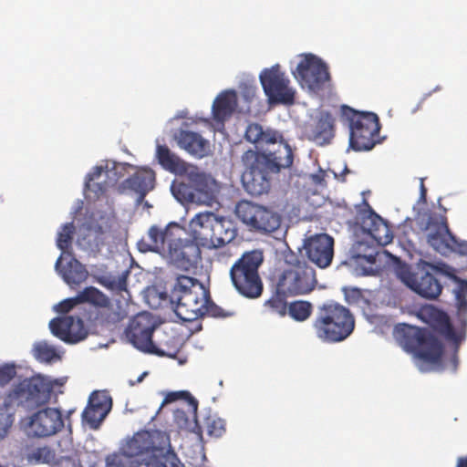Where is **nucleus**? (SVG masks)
I'll use <instances>...</instances> for the list:
<instances>
[{
    "instance_id": "nucleus-1",
    "label": "nucleus",
    "mask_w": 467,
    "mask_h": 467,
    "mask_svg": "<svg viewBox=\"0 0 467 467\" xmlns=\"http://www.w3.org/2000/svg\"><path fill=\"white\" fill-rule=\"evenodd\" d=\"M106 467H182V462L165 431L144 430L136 432L120 453L108 456Z\"/></svg>"
},
{
    "instance_id": "nucleus-2",
    "label": "nucleus",
    "mask_w": 467,
    "mask_h": 467,
    "mask_svg": "<svg viewBox=\"0 0 467 467\" xmlns=\"http://www.w3.org/2000/svg\"><path fill=\"white\" fill-rule=\"evenodd\" d=\"M456 272L454 267L446 263H430L422 259L414 266L400 260L395 265L397 277L412 292L427 300L437 299L442 292L443 285L438 275L450 278L456 284L452 294L460 314L462 315L467 310V279L459 277Z\"/></svg>"
},
{
    "instance_id": "nucleus-3",
    "label": "nucleus",
    "mask_w": 467,
    "mask_h": 467,
    "mask_svg": "<svg viewBox=\"0 0 467 467\" xmlns=\"http://www.w3.org/2000/svg\"><path fill=\"white\" fill-rule=\"evenodd\" d=\"M244 171L241 181L244 191L251 196L267 194L274 177L289 169L294 162V152L288 143L276 148L247 150L242 156Z\"/></svg>"
},
{
    "instance_id": "nucleus-4",
    "label": "nucleus",
    "mask_w": 467,
    "mask_h": 467,
    "mask_svg": "<svg viewBox=\"0 0 467 467\" xmlns=\"http://www.w3.org/2000/svg\"><path fill=\"white\" fill-rule=\"evenodd\" d=\"M393 336L398 344L419 360L416 364L422 372L441 371L444 352L442 342L428 328L400 323L395 326Z\"/></svg>"
},
{
    "instance_id": "nucleus-5",
    "label": "nucleus",
    "mask_w": 467,
    "mask_h": 467,
    "mask_svg": "<svg viewBox=\"0 0 467 467\" xmlns=\"http://www.w3.org/2000/svg\"><path fill=\"white\" fill-rule=\"evenodd\" d=\"M313 326L322 341L341 342L352 334L355 319L348 308L330 300L317 306Z\"/></svg>"
},
{
    "instance_id": "nucleus-6",
    "label": "nucleus",
    "mask_w": 467,
    "mask_h": 467,
    "mask_svg": "<svg viewBox=\"0 0 467 467\" xmlns=\"http://www.w3.org/2000/svg\"><path fill=\"white\" fill-rule=\"evenodd\" d=\"M67 378L53 379L49 376L37 374L19 381L9 391L8 400L28 409L47 404L52 395L63 393L61 389Z\"/></svg>"
},
{
    "instance_id": "nucleus-7",
    "label": "nucleus",
    "mask_w": 467,
    "mask_h": 467,
    "mask_svg": "<svg viewBox=\"0 0 467 467\" xmlns=\"http://www.w3.org/2000/svg\"><path fill=\"white\" fill-rule=\"evenodd\" d=\"M341 117L349 129L348 150L368 151L376 145L374 137L379 133L378 115L371 111H358L348 105L341 106Z\"/></svg>"
},
{
    "instance_id": "nucleus-8",
    "label": "nucleus",
    "mask_w": 467,
    "mask_h": 467,
    "mask_svg": "<svg viewBox=\"0 0 467 467\" xmlns=\"http://www.w3.org/2000/svg\"><path fill=\"white\" fill-rule=\"evenodd\" d=\"M263 262V252L255 249L244 253L232 265L231 281L236 291L244 297L255 299L262 296L264 285L258 270Z\"/></svg>"
},
{
    "instance_id": "nucleus-9",
    "label": "nucleus",
    "mask_w": 467,
    "mask_h": 467,
    "mask_svg": "<svg viewBox=\"0 0 467 467\" xmlns=\"http://www.w3.org/2000/svg\"><path fill=\"white\" fill-rule=\"evenodd\" d=\"M194 238L202 246L222 248L231 243L237 234L234 223L219 218L213 213H198L190 223Z\"/></svg>"
},
{
    "instance_id": "nucleus-10",
    "label": "nucleus",
    "mask_w": 467,
    "mask_h": 467,
    "mask_svg": "<svg viewBox=\"0 0 467 467\" xmlns=\"http://www.w3.org/2000/svg\"><path fill=\"white\" fill-rule=\"evenodd\" d=\"M156 328L157 323L151 314L141 312L130 320L125 329V336L128 341L140 352L174 358L177 351L166 352L153 342L152 337Z\"/></svg>"
},
{
    "instance_id": "nucleus-11",
    "label": "nucleus",
    "mask_w": 467,
    "mask_h": 467,
    "mask_svg": "<svg viewBox=\"0 0 467 467\" xmlns=\"http://www.w3.org/2000/svg\"><path fill=\"white\" fill-rule=\"evenodd\" d=\"M127 167L130 165L114 161H107L105 164L95 166L85 179L83 192L86 199L95 202L105 194L124 175Z\"/></svg>"
},
{
    "instance_id": "nucleus-12",
    "label": "nucleus",
    "mask_w": 467,
    "mask_h": 467,
    "mask_svg": "<svg viewBox=\"0 0 467 467\" xmlns=\"http://www.w3.org/2000/svg\"><path fill=\"white\" fill-rule=\"evenodd\" d=\"M300 61L295 69H292L294 78L302 88L317 93L330 81V74L327 63L312 53L301 54Z\"/></svg>"
},
{
    "instance_id": "nucleus-13",
    "label": "nucleus",
    "mask_w": 467,
    "mask_h": 467,
    "mask_svg": "<svg viewBox=\"0 0 467 467\" xmlns=\"http://www.w3.org/2000/svg\"><path fill=\"white\" fill-rule=\"evenodd\" d=\"M235 215L250 231L266 234L276 231L281 224L278 213L248 201H241L235 206Z\"/></svg>"
},
{
    "instance_id": "nucleus-14",
    "label": "nucleus",
    "mask_w": 467,
    "mask_h": 467,
    "mask_svg": "<svg viewBox=\"0 0 467 467\" xmlns=\"http://www.w3.org/2000/svg\"><path fill=\"white\" fill-rule=\"evenodd\" d=\"M179 233L177 232V238L173 237L170 240L162 258L178 269L189 271L197 267L201 260L200 246L202 244L194 238L193 233L192 239H182Z\"/></svg>"
},
{
    "instance_id": "nucleus-15",
    "label": "nucleus",
    "mask_w": 467,
    "mask_h": 467,
    "mask_svg": "<svg viewBox=\"0 0 467 467\" xmlns=\"http://www.w3.org/2000/svg\"><path fill=\"white\" fill-rule=\"evenodd\" d=\"M259 80L268 102L273 105H292L295 100V90L289 87V79L275 64L265 68L259 75Z\"/></svg>"
},
{
    "instance_id": "nucleus-16",
    "label": "nucleus",
    "mask_w": 467,
    "mask_h": 467,
    "mask_svg": "<svg viewBox=\"0 0 467 467\" xmlns=\"http://www.w3.org/2000/svg\"><path fill=\"white\" fill-rule=\"evenodd\" d=\"M64 426L61 410L46 407L29 417L26 431L29 437L47 438L56 435Z\"/></svg>"
},
{
    "instance_id": "nucleus-17",
    "label": "nucleus",
    "mask_w": 467,
    "mask_h": 467,
    "mask_svg": "<svg viewBox=\"0 0 467 467\" xmlns=\"http://www.w3.org/2000/svg\"><path fill=\"white\" fill-rule=\"evenodd\" d=\"M317 281L316 271L311 266H298L285 270L279 276L276 285L280 291L295 296L306 295L314 290Z\"/></svg>"
},
{
    "instance_id": "nucleus-18",
    "label": "nucleus",
    "mask_w": 467,
    "mask_h": 467,
    "mask_svg": "<svg viewBox=\"0 0 467 467\" xmlns=\"http://www.w3.org/2000/svg\"><path fill=\"white\" fill-rule=\"evenodd\" d=\"M48 327L55 337L70 345L78 344L88 336L83 318L77 314L57 317L50 320Z\"/></svg>"
},
{
    "instance_id": "nucleus-19",
    "label": "nucleus",
    "mask_w": 467,
    "mask_h": 467,
    "mask_svg": "<svg viewBox=\"0 0 467 467\" xmlns=\"http://www.w3.org/2000/svg\"><path fill=\"white\" fill-rule=\"evenodd\" d=\"M186 181L192 186L196 204L212 206L216 201L220 186L218 182L210 174L192 166L185 174Z\"/></svg>"
},
{
    "instance_id": "nucleus-20",
    "label": "nucleus",
    "mask_w": 467,
    "mask_h": 467,
    "mask_svg": "<svg viewBox=\"0 0 467 467\" xmlns=\"http://www.w3.org/2000/svg\"><path fill=\"white\" fill-rule=\"evenodd\" d=\"M184 229L176 222L169 223L164 228L158 225H151L147 233V239L141 238L137 243V248L140 253H155L162 256L165 252V243L177 236V232H183Z\"/></svg>"
},
{
    "instance_id": "nucleus-21",
    "label": "nucleus",
    "mask_w": 467,
    "mask_h": 467,
    "mask_svg": "<svg viewBox=\"0 0 467 467\" xmlns=\"http://www.w3.org/2000/svg\"><path fill=\"white\" fill-rule=\"evenodd\" d=\"M334 244L332 236L327 234H317L305 240L304 248L309 261L324 269L332 263Z\"/></svg>"
},
{
    "instance_id": "nucleus-22",
    "label": "nucleus",
    "mask_w": 467,
    "mask_h": 467,
    "mask_svg": "<svg viewBox=\"0 0 467 467\" xmlns=\"http://www.w3.org/2000/svg\"><path fill=\"white\" fill-rule=\"evenodd\" d=\"M360 228L379 245H385L392 241L393 235L388 222L379 215L372 207L366 203V208L359 213Z\"/></svg>"
},
{
    "instance_id": "nucleus-23",
    "label": "nucleus",
    "mask_w": 467,
    "mask_h": 467,
    "mask_svg": "<svg viewBox=\"0 0 467 467\" xmlns=\"http://www.w3.org/2000/svg\"><path fill=\"white\" fill-rule=\"evenodd\" d=\"M307 139L317 146H326L331 143L335 137L334 118L327 110H320L311 118L306 127Z\"/></svg>"
},
{
    "instance_id": "nucleus-24",
    "label": "nucleus",
    "mask_w": 467,
    "mask_h": 467,
    "mask_svg": "<svg viewBox=\"0 0 467 467\" xmlns=\"http://www.w3.org/2000/svg\"><path fill=\"white\" fill-rule=\"evenodd\" d=\"M55 271L71 287L84 282L88 275L86 266L73 254H60L55 263Z\"/></svg>"
},
{
    "instance_id": "nucleus-25",
    "label": "nucleus",
    "mask_w": 467,
    "mask_h": 467,
    "mask_svg": "<svg viewBox=\"0 0 467 467\" xmlns=\"http://www.w3.org/2000/svg\"><path fill=\"white\" fill-rule=\"evenodd\" d=\"M178 146L196 159H202L211 154V146L208 140L200 133L179 130L173 135Z\"/></svg>"
},
{
    "instance_id": "nucleus-26",
    "label": "nucleus",
    "mask_w": 467,
    "mask_h": 467,
    "mask_svg": "<svg viewBox=\"0 0 467 467\" xmlns=\"http://www.w3.org/2000/svg\"><path fill=\"white\" fill-rule=\"evenodd\" d=\"M427 243L437 253L443 256L451 254V243L454 240V234L451 232L447 217L439 222L437 226L427 233Z\"/></svg>"
},
{
    "instance_id": "nucleus-27",
    "label": "nucleus",
    "mask_w": 467,
    "mask_h": 467,
    "mask_svg": "<svg viewBox=\"0 0 467 467\" xmlns=\"http://www.w3.org/2000/svg\"><path fill=\"white\" fill-rule=\"evenodd\" d=\"M193 288L198 289L202 296L208 294V289L197 278L180 275L176 277L170 293L162 292L160 294V297L163 300L169 299L171 305H174V301H179L182 296Z\"/></svg>"
},
{
    "instance_id": "nucleus-28",
    "label": "nucleus",
    "mask_w": 467,
    "mask_h": 467,
    "mask_svg": "<svg viewBox=\"0 0 467 467\" xmlns=\"http://www.w3.org/2000/svg\"><path fill=\"white\" fill-rule=\"evenodd\" d=\"M237 107V93L234 89H228L219 94L212 105V114L213 120L217 124L223 125L224 121L230 118Z\"/></svg>"
},
{
    "instance_id": "nucleus-29",
    "label": "nucleus",
    "mask_w": 467,
    "mask_h": 467,
    "mask_svg": "<svg viewBox=\"0 0 467 467\" xmlns=\"http://www.w3.org/2000/svg\"><path fill=\"white\" fill-rule=\"evenodd\" d=\"M155 172L151 169H142L128 179L124 180L119 188L124 190H130L137 194H140V199H145V196L154 188Z\"/></svg>"
},
{
    "instance_id": "nucleus-30",
    "label": "nucleus",
    "mask_w": 467,
    "mask_h": 467,
    "mask_svg": "<svg viewBox=\"0 0 467 467\" xmlns=\"http://www.w3.org/2000/svg\"><path fill=\"white\" fill-rule=\"evenodd\" d=\"M244 138L249 142L255 144V150H264L259 148V144L266 143L269 146L272 145L274 148L275 144L287 143L283 140V136L276 130L264 128L258 123H251L247 126L244 133Z\"/></svg>"
},
{
    "instance_id": "nucleus-31",
    "label": "nucleus",
    "mask_w": 467,
    "mask_h": 467,
    "mask_svg": "<svg viewBox=\"0 0 467 467\" xmlns=\"http://www.w3.org/2000/svg\"><path fill=\"white\" fill-rule=\"evenodd\" d=\"M342 292L349 306L358 307L367 318L373 316L372 292L370 290L360 289L357 286H343Z\"/></svg>"
},
{
    "instance_id": "nucleus-32",
    "label": "nucleus",
    "mask_w": 467,
    "mask_h": 467,
    "mask_svg": "<svg viewBox=\"0 0 467 467\" xmlns=\"http://www.w3.org/2000/svg\"><path fill=\"white\" fill-rule=\"evenodd\" d=\"M156 158L164 170L177 175H185L192 167L173 153L166 145H157Z\"/></svg>"
},
{
    "instance_id": "nucleus-33",
    "label": "nucleus",
    "mask_w": 467,
    "mask_h": 467,
    "mask_svg": "<svg viewBox=\"0 0 467 467\" xmlns=\"http://www.w3.org/2000/svg\"><path fill=\"white\" fill-rule=\"evenodd\" d=\"M56 456V451L47 445L26 446L22 452V459L28 465L52 464Z\"/></svg>"
},
{
    "instance_id": "nucleus-34",
    "label": "nucleus",
    "mask_w": 467,
    "mask_h": 467,
    "mask_svg": "<svg viewBox=\"0 0 467 467\" xmlns=\"http://www.w3.org/2000/svg\"><path fill=\"white\" fill-rule=\"evenodd\" d=\"M31 352L38 362L46 364H53L60 361L64 355L62 347L49 344L47 340L35 342Z\"/></svg>"
},
{
    "instance_id": "nucleus-35",
    "label": "nucleus",
    "mask_w": 467,
    "mask_h": 467,
    "mask_svg": "<svg viewBox=\"0 0 467 467\" xmlns=\"http://www.w3.org/2000/svg\"><path fill=\"white\" fill-rule=\"evenodd\" d=\"M130 270L126 269L121 272L119 275H113L111 274H106L99 275L97 278L98 283L105 287L106 289L114 293H126L130 297L128 290V278L130 275Z\"/></svg>"
},
{
    "instance_id": "nucleus-36",
    "label": "nucleus",
    "mask_w": 467,
    "mask_h": 467,
    "mask_svg": "<svg viewBox=\"0 0 467 467\" xmlns=\"http://www.w3.org/2000/svg\"><path fill=\"white\" fill-rule=\"evenodd\" d=\"M171 192L174 199L182 205L196 204L192 186L189 181L174 180L171 184Z\"/></svg>"
},
{
    "instance_id": "nucleus-37",
    "label": "nucleus",
    "mask_w": 467,
    "mask_h": 467,
    "mask_svg": "<svg viewBox=\"0 0 467 467\" xmlns=\"http://www.w3.org/2000/svg\"><path fill=\"white\" fill-rule=\"evenodd\" d=\"M79 303H88L98 307H108L110 304L109 298L99 289L94 286H88L77 295Z\"/></svg>"
},
{
    "instance_id": "nucleus-38",
    "label": "nucleus",
    "mask_w": 467,
    "mask_h": 467,
    "mask_svg": "<svg viewBox=\"0 0 467 467\" xmlns=\"http://www.w3.org/2000/svg\"><path fill=\"white\" fill-rule=\"evenodd\" d=\"M12 400L6 396L0 406V441H3L9 433L15 421V407Z\"/></svg>"
},
{
    "instance_id": "nucleus-39",
    "label": "nucleus",
    "mask_w": 467,
    "mask_h": 467,
    "mask_svg": "<svg viewBox=\"0 0 467 467\" xmlns=\"http://www.w3.org/2000/svg\"><path fill=\"white\" fill-rule=\"evenodd\" d=\"M88 406L99 410L102 413V418H107L112 410L113 400L106 390H95L88 398Z\"/></svg>"
},
{
    "instance_id": "nucleus-40",
    "label": "nucleus",
    "mask_w": 467,
    "mask_h": 467,
    "mask_svg": "<svg viewBox=\"0 0 467 467\" xmlns=\"http://www.w3.org/2000/svg\"><path fill=\"white\" fill-rule=\"evenodd\" d=\"M76 227L73 222L67 223L57 232V246L61 251L60 254L68 255L72 254V242Z\"/></svg>"
},
{
    "instance_id": "nucleus-41",
    "label": "nucleus",
    "mask_w": 467,
    "mask_h": 467,
    "mask_svg": "<svg viewBox=\"0 0 467 467\" xmlns=\"http://www.w3.org/2000/svg\"><path fill=\"white\" fill-rule=\"evenodd\" d=\"M202 300H196L191 305L182 306H174L173 311L178 318L182 322H192L202 317Z\"/></svg>"
},
{
    "instance_id": "nucleus-42",
    "label": "nucleus",
    "mask_w": 467,
    "mask_h": 467,
    "mask_svg": "<svg viewBox=\"0 0 467 467\" xmlns=\"http://www.w3.org/2000/svg\"><path fill=\"white\" fill-rule=\"evenodd\" d=\"M313 305L309 301L296 300L288 305L289 317L297 322L306 321L312 314Z\"/></svg>"
},
{
    "instance_id": "nucleus-43",
    "label": "nucleus",
    "mask_w": 467,
    "mask_h": 467,
    "mask_svg": "<svg viewBox=\"0 0 467 467\" xmlns=\"http://www.w3.org/2000/svg\"><path fill=\"white\" fill-rule=\"evenodd\" d=\"M289 296L285 291H280L277 285H275V292L272 296L267 299L264 306L269 307L274 313L284 317L287 313L288 303L286 297Z\"/></svg>"
},
{
    "instance_id": "nucleus-44",
    "label": "nucleus",
    "mask_w": 467,
    "mask_h": 467,
    "mask_svg": "<svg viewBox=\"0 0 467 467\" xmlns=\"http://www.w3.org/2000/svg\"><path fill=\"white\" fill-rule=\"evenodd\" d=\"M176 400H184L188 403L189 407L193 415L195 426L198 425V418H197V410H198V400L188 391V390H179V391H171L169 392L164 401L173 402Z\"/></svg>"
},
{
    "instance_id": "nucleus-45",
    "label": "nucleus",
    "mask_w": 467,
    "mask_h": 467,
    "mask_svg": "<svg viewBox=\"0 0 467 467\" xmlns=\"http://www.w3.org/2000/svg\"><path fill=\"white\" fill-rule=\"evenodd\" d=\"M446 216L444 214H437L435 213L424 212L418 213L415 221L421 231L430 233L435 228L439 222L442 221Z\"/></svg>"
},
{
    "instance_id": "nucleus-46",
    "label": "nucleus",
    "mask_w": 467,
    "mask_h": 467,
    "mask_svg": "<svg viewBox=\"0 0 467 467\" xmlns=\"http://www.w3.org/2000/svg\"><path fill=\"white\" fill-rule=\"evenodd\" d=\"M202 317L205 316H209L212 317H231L232 313L225 312L221 306H217L211 298L210 292L205 295V296H202Z\"/></svg>"
},
{
    "instance_id": "nucleus-47",
    "label": "nucleus",
    "mask_w": 467,
    "mask_h": 467,
    "mask_svg": "<svg viewBox=\"0 0 467 467\" xmlns=\"http://www.w3.org/2000/svg\"><path fill=\"white\" fill-rule=\"evenodd\" d=\"M370 249V247L364 241L356 242L350 249L351 258L358 260H365L367 263L374 264L376 262V252L367 253L366 250Z\"/></svg>"
},
{
    "instance_id": "nucleus-48",
    "label": "nucleus",
    "mask_w": 467,
    "mask_h": 467,
    "mask_svg": "<svg viewBox=\"0 0 467 467\" xmlns=\"http://www.w3.org/2000/svg\"><path fill=\"white\" fill-rule=\"evenodd\" d=\"M82 421L91 430H98L106 418H102V413L87 405L82 412Z\"/></svg>"
},
{
    "instance_id": "nucleus-49",
    "label": "nucleus",
    "mask_w": 467,
    "mask_h": 467,
    "mask_svg": "<svg viewBox=\"0 0 467 467\" xmlns=\"http://www.w3.org/2000/svg\"><path fill=\"white\" fill-rule=\"evenodd\" d=\"M191 413L192 416L193 417L192 411ZM173 417L180 428H185L192 431H195L196 429H200V425L198 424L197 426H195L194 419L192 418V421H191L183 410L177 409L176 410H174Z\"/></svg>"
},
{
    "instance_id": "nucleus-50",
    "label": "nucleus",
    "mask_w": 467,
    "mask_h": 467,
    "mask_svg": "<svg viewBox=\"0 0 467 467\" xmlns=\"http://www.w3.org/2000/svg\"><path fill=\"white\" fill-rule=\"evenodd\" d=\"M16 376V365L15 363H4L0 365V387L8 384Z\"/></svg>"
},
{
    "instance_id": "nucleus-51",
    "label": "nucleus",
    "mask_w": 467,
    "mask_h": 467,
    "mask_svg": "<svg viewBox=\"0 0 467 467\" xmlns=\"http://www.w3.org/2000/svg\"><path fill=\"white\" fill-rule=\"evenodd\" d=\"M78 303L79 302L77 296L66 298L55 305L53 309L57 313L61 314V316H67L66 314L72 310Z\"/></svg>"
},
{
    "instance_id": "nucleus-52",
    "label": "nucleus",
    "mask_w": 467,
    "mask_h": 467,
    "mask_svg": "<svg viewBox=\"0 0 467 467\" xmlns=\"http://www.w3.org/2000/svg\"><path fill=\"white\" fill-rule=\"evenodd\" d=\"M202 300V296L198 289L193 288L190 292L184 294L180 297L179 301H174V305H171L172 308L174 306H182L184 305H191L192 302L196 300Z\"/></svg>"
},
{
    "instance_id": "nucleus-53",
    "label": "nucleus",
    "mask_w": 467,
    "mask_h": 467,
    "mask_svg": "<svg viewBox=\"0 0 467 467\" xmlns=\"http://www.w3.org/2000/svg\"><path fill=\"white\" fill-rule=\"evenodd\" d=\"M225 431L224 420L218 418L208 422V434L214 437H222Z\"/></svg>"
},
{
    "instance_id": "nucleus-54",
    "label": "nucleus",
    "mask_w": 467,
    "mask_h": 467,
    "mask_svg": "<svg viewBox=\"0 0 467 467\" xmlns=\"http://www.w3.org/2000/svg\"><path fill=\"white\" fill-rule=\"evenodd\" d=\"M240 88H241L242 96L244 99V100L247 102H250L255 95L256 88L254 85V80L251 83L250 82L242 83L240 85Z\"/></svg>"
},
{
    "instance_id": "nucleus-55",
    "label": "nucleus",
    "mask_w": 467,
    "mask_h": 467,
    "mask_svg": "<svg viewBox=\"0 0 467 467\" xmlns=\"http://www.w3.org/2000/svg\"><path fill=\"white\" fill-rule=\"evenodd\" d=\"M355 274L358 276H375L378 275V270L372 266H357L355 268Z\"/></svg>"
},
{
    "instance_id": "nucleus-56",
    "label": "nucleus",
    "mask_w": 467,
    "mask_h": 467,
    "mask_svg": "<svg viewBox=\"0 0 467 467\" xmlns=\"http://www.w3.org/2000/svg\"><path fill=\"white\" fill-rule=\"evenodd\" d=\"M326 173H327L326 171H324L322 169H320L318 172L313 173L310 175L311 181L316 185L323 186L325 184L324 182H325Z\"/></svg>"
},
{
    "instance_id": "nucleus-57",
    "label": "nucleus",
    "mask_w": 467,
    "mask_h": 467,
    "mask_svg": "<svg viewBox=\"0 0 467 467\" xmlns=\"http://www.w3.org/2000/svg\"><path fill=\"white\" fill-rule=\"evenodd\" d=\"M328 171L333 173L335 179L339 180V178L341 177V182H345L344 176L346 174L351 173V171L348 168V165L346 163L344 164L343 171L340 174H338L337 172H336L334 170H331V169H329Z\"/></svg>"
},
{
    "instance_id": "nucleus-58",
    "label": "nucleus",
    "mask_w": 467,
    "mask_h": 467,
    "mask_svg": "<svg viewBox=\"0 0 467 467\" xmlns=\"http://www.w3.org/2000/svg\"><path fill=\"white\" fill-rule=\"evenodd\" d=\"M427 198V189L424 186L423 179H420V201L425 202Z\"/></svg>"
},
{
    "instance_id": "nucleus-59",
    "label": "nucleus",
    "mask_w": 467,
    "mask_h": 467,
    "mask_svg": "<svg viewBox=\"0 0 467 467\" xmlns=\"http://www.w3.org/2000/svg\"><path fill=\"white\" fill-rule=\"evenodd\" d=\"M148 375V371H144L142 372L138 378L136 380H132V379H130L129 380V385L130 386H134L138 383H140L144 380L145 377Z\"/></svg>"
},
{
    "instance_id": "nucleus-60",
    "label": "nucleus",
    "mask_w": 467,
    "mask_h": 467,
    "mask_svg": "<svg viewBox=\"0 0 467 467\" xmlns=\"http://www.w3.org/2000/svg\"><path fill=\"white\" fill-rule=\"evenodd\" d=\"M431 93H432V92H431V91H430V92H428V93L423 94V96H422V98H421V99H420V103H419V104H418V106H417V107L412 110V113L416 112V111L420 109V107L421 103H422V102H423L427 98H429V97L431 95Z\"/></svg>"
},
{
    "instance_id": "nucleus-61",
    "label": "nucleus",
    "mask_w": 467,
    "mask_h": 467,
    "mask_svg": "<svg viewBox=\"0 0 467 467\" xmlns=\"http://www.w3.org/2000/svg\"><path fill=\"white\" fill-rule=\"evenodd\" d=\"M456 467H467V457L466 458H459Z\"/></svg>"
},
{
    "instance_id": "nucleus-62",
    "label": "nucleus",
    "mask_w": 467,
    "mask_h": 467,
    "mask_svg": "<svg viewBox=\"0 0 467 467\" xmlns=\"http://www.w3.org/2000/svg\"><path fill=\"white\" fill-rule=\"evenodd\" d=\"M438 203H439V204H438L439 209H441L443 213H446V212H447V209H446L444 206H442V205H441V198H439V200H438Z\"/></svg>"
},
{
    "instance_id": "nucleus-63",
    "label": "nucleus",
    "mask_w": 467,
    "mask_h": 467,
    "mask_svg": "<svg viewBox=\"0 0 467 467\" xmlns=\"http://www.w3.org/2000/svg\"><path fill=\"white\" fill-rule=\"evenodd\" d=\"M144 202V199H140V194H138V197H137V199H136V203H137V204H140V203H141V202Z\"/></svg>"
},
{
    "instance_id": "nucleus-64",
    "label": "nucleus",
    "mask_w": 467,
    "mask_h": 467,
    "mask_svg": "<svg viewBox=\"0 0 467 467\" xmlns=\"http://www.w3.org/2000/svg\"><path fill=\"white\" fill-rule=\"evenodd\" d=\"M439 90H441V87L440 86H436L431 92H436V91H439Z\"/></svg>"
}]
</instances>
